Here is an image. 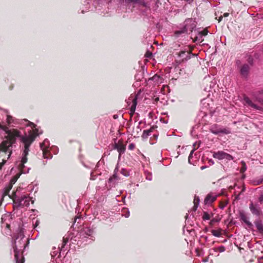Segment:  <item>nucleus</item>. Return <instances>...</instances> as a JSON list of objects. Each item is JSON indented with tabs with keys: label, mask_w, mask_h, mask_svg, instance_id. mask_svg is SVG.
<instances>
[{
	"label": "nucleus",
	"mask_w": 263,
	"mask_h": 263,
	"mask_svg": "<svg viewBox=\"0 0 263 263\" xmlns=\"http://www.w3.org/2000/svg\"><path fill=\"white\" fill-rule=\"evenodd\" d=\"M258 93L259 95H263V89L259 90L258 91Z\"/></svg>",
	"instance_id": "nucleus-44"
},
{
	"label": "nucleus",
	"mask_w": 263,
	"mask_h": 263,
	"mask_svg": "<svg viewBox=\"0 0 263 263\" xmlns=\"http://www.w3.org/2000/svg\"><path fill=\"white\" fill-rule=\"evenodd\" d=\"M239 217L240 220L245 223L248 227L251 228L252 227L253 225L252 223L249 221V218L244 212L241 211L239 212Z\"/></svg>",
	"instance_id": "nucleus-15"
},
{
	"label": "nucleus",
	"mask_w": 263,
	"mask_h": 263,
	"mask_svg": "<svg viewBox=\"0 0 263 263\" xmlns=\"http://www.w3.org/2000/svg\"><path fill=\"white\" fill-rule=\"evenodd\" d=\"M258 201L260 202V204L262 203L263 202V195H261L258 198Z\"/></svg>",
	"instance_id": "nucleus-41"
},
{
	"label": "nucleus",
	"mask_w": 263,
	"mask_h": 263,
	"mask_svg": "<svg viewBox=\"0 0 263 263\" xmlns=\"http://www.w3.org/2000/svg\"><path fill=\"white\" fill-rule=\"evenodd\" d=\"M12 185H12L9 183V184L4 187V194L5 195H8L9 191L11 190V189L12 187Z\"/></svg>",
	"instance_id": "nucleus-23"
},
{
	"label": "nucleus",
	"mask_w": 263,
	"mask_h": 263,
	"mask_svg": "<svg viewBox=\"0 0 263 263\" xmlns=\"http://www.w3.org/2000/svg\"><path fill=\"white\" fill-rule=\"evenodd\" d=\"M7 129H8V128L6 126L2 125L0 124V131L2 130V131L7 132Z\"/></svg>",
	"instance_id": "nucleus-36"
},
{
	"label": "nucleus",
	"mask_w": 263,
	"mask_h": 263,
	"mask_svg": "<svg viewBox=\"0 0 263 263\" xmlns=\"http://www.w3.org/2000/svg\"><path fill=\"white\" fill-rule=\"evenodd\" d=\"M30 200V197L27 195H23L21 196L15 195L14 202L19 206H28L29 205Z\"/></svg>",
	"instance_id": "nucleus-4"
},
{
	"label": "nucleus",
	"mask_w": 263,
	"mask_h": 263,
	"mask_svg": "<svg viewBox=\"0 0 263 263\" xmlns=\"http://www.w3.org/2000/svg\"><path fill=\"white\" fill-rule=\"evenodd\" d=\"M194 149L192 150L190 155H189V158H188V161H189V162L190 163V164H194V162L192 160V158H193V154L194 153Z\"/></svg>",
	"instance_id": "nucleus-32"
},
{
	"label": "nucleus",
	"mask_w": 263,
	"mask_h": 263,
	"mask_svg": "<svg viewBox=\"0 0 263 263\" xmlns=\"http://www.w3.org/2000/svg\"><path fill=\"white\" fill-rule=\"evenodd\" d=\"M249 209L252 214L257 217H259L262 214V212L260 205L257 203H253L252 202L249 204Z\"/></svg>",
	"instance_id": "nucleus-10"
},
{
	"label": "nucleus",
	"mask_w": 263,
	"mask_h": 263,
	"mask_svg": "<svg viewBox=\"0 0 263 263\" xmlns=\"http://www.w3.org/2000/svg\"><path fill=\"white\" fill-rule=\"evenodd\" d=\"M11 221V218L9 215L5 214L2 217L1 226L3 229H5L7 231L6 233H8L10 232Z\"/></svg>",
	"instance_id": "nucleus-7"
},
{
	"label": "nucleus",
	"mask_w": 263,
	"mask_h": 263,
	"mask_svg": "<svg viewBox=\"0 0 263 263\" xmlns=\"http://www.w3.org/2000/svg\"><path fill=\"white\" fill-rule=\"evenodd\" d=\"M122 215H124L125 217L127 218L129 216V212L127 211L125 214H122Z\"/></svg>",
	"instance_id": "nucleus-42"
},
{
	"label": "nucleus",
	"mask_w": 263,
	"mask_h": 263,
	"mask_svg": "<svg viewBox=\"0 0 263 263\" xmlns=\"http://www.w3.org/2000/svg\"><path fill=\"white\" fill-rule=\"evenodd\" d=\"M211 251L214 252H223L225 251V247L224 246H220L218 248L213 249Z\"/></svg>",
	"instance_id": "nucleus-26"
},
{
	"label": "nucleus",
	"mask_w": 263,
	"mask_h": 263,
	"mask_svg": "<svg viewBox=\"0 0 263 263\" xmlns=\"http://www.w3.org/2000/svg\"><path fill=\"white\" fill-rule=\"evenodd\" d=\"M114 117L115 119H116V116L115 115L114 116Z\"/></svg>",
	"instance_id": "nucleus-58"
},
{
	"label": "nucleus",
	"mask_w": 263,
	"mask_h": 263,
	"mask_svg": "<svg viewBox=\"0 0 263 263\" xmlns=\"http://www.w3.org/2000/svg\"><path fill=\"white\" fill-rule=\"evenodd\" d=\"M258 261L259 263H263V256L258 259Z\"/></svg>",
	"instance_id": "nucleus-43"
},
{
	"label": "nucleus",
	"mask_w": 263,
	"mask_h": 263,
	"mask_svg": "<svg viewBox=\"0 0 263 263\" xmlns=\"http://www.w3.org/2000/svg\"><path fill=\"white\" fill-rule=\"evenodd\" d=\"M15 119L11 116L8 115L7 117V122L8 124H16V122L15 121Z\"/></svg>",
	"instance_id": "nucleus-25"
},
{
	"label": "nucleus",
	"mask_w": 263,
	"mask_h": 263,
	"mask_svg": "<svg viewBox=\"0 0 263 263\" xmlns=\"http://www.w3.org/2000/svg\"><path fill=\"white\" fill-rule=\"evenodd\" d=\"M25 121L28 123V126L31 127L32 131L30 130L29 132V134L28 135L25 134V135H22L20 132L17 130L13 131V135L14 137L20 138L21 141L24 144V149L21 157V160H18L16 162L15 165L20 171V173L16 174L10 180L9 183L12 185L16 182L21 174H26L29 172L30 168L25 166V164L28 160L27 156L29 151V147L35 140V137L42 134V133H39V130L35 128L36 125L34 123L27 120Z\"/></svg>",
	"instance_id": "nucleus-1"
},
{
	"label": "nucleus",
	"mask_w": 263,
	"mask_h": 263,
	"mask_svg": "<svg viewBox=\"0 0 263 263\" xmlns=\"http://www.w3.org/2000/svg\"><path fill=\"white\" fill-rule=\"evenodd\" d=\"M117 171H118V170L116 168L114 171V174L110 177L108 180V184L110 187L115 186L116 183L119 180V177L117 175Z\"/></svg>",
	"instance_id": "nucleus-17"
},
{
	"label": "nucleus",
	"mask_w": 263,
	"mask_h": 263,
	"mask_svg": "<svg viewBox=\"0 0 263 263\" xmlns=\"http://www.w3.org/2000/svg\"><path fill=\"white\" fill-rule=\"evenodd\" d=\"M229 13H224V14H223V16H224V17H227V16H229Z\"/></svg>",
	"instance_id": "nucleus-46"
},
{
	"label": "nucleus",
	"mask_w": 263,
	"mask_h": 263,
	"mask_svg": "<svg viewBox=\"0 0 263 263\" xmlns=\"http://www.w3.org/2000/svg\"><path fill=\"white\" fill-rule=\"evenodd\" d=\"M149 55H151V53H149V54H148V55L147 54V55H146V57H149Z\"/></svg>",
	"instance_id": "nucleus-56"
},
{
	"label": "nucleus",
	"mask_w": 263,
	"mask_h": 263,
	"mask_svg": "<svg viewBox=\"0 0 263 263\" xmlns=\"http://www.w3.org/2000/svg\"><path fill=\"white\" fill-rule=\"evenodd\" d=\"M128 3H132L134 6L137 5L139 7H143L146 10H151V3L149 0H126Z\"/></svg>",
	"instance_id": "nucleus-6"
},
{
	"label": "nucleus",
	"mask_w": 263,
	"mask_h": 263,
	"mask_svg": "<svg viewBox=\"0 0 263 263\" xmlns=\"http://www.w3.org/2000/svg\"><path fill=\"white\" fill-rule=\"evenodd\" d=\"M127 103L128 104V105H130V110L131 112L134 113L137 104V97L135 95H131L127 100Z\"/></svg>",
	"instance_id": "nucleus-11"
},
{
	"label": "nucleus",
	"mask_w": 263,
	"mask_h": 263,
	"mask_svg": "<svg viewBox=\"0 0 263 263\" xmlns=\"http://www.w3.org/2000/svg\"><path fill=\"white\" fill-rule=\"evenodd\" d=\"M222 19V16H220L219 17V19H218V22H220V21H221Z\"/></svg>",
	"instance_id": "nucleus-47"
},
{
	"label": "nucleus",
	"mask_w": 263,
	"mask_h": 263,
	"mask_svg": "<svg viewBox=\"0 0 263 263\" xmlns=\"http://www.w3.org/2000/svg\"><path fill=\"white\" fill-rule=\"evenodd\" d=\"M225 152L223 151H218L217 152H215L213 156L214 158L218 159L219 160L224 159V158Z\"/></svg>",
	"instance_id": "nucleus-19"
},
{
	"label": "nucleus",
	"mask_w": 263,
	"mask_h": 263,
	"mask_svg": "<svg viewBox=\"0 0 263 263\" xmlns=\"http://www.w3.org/2000/svg\"><path fill=\"white\" fill-rule=\"evenodd\" d=\"M233 159H234V157L232 156H231V155L225 152L224 159H226L228 161H230V160H233Z\"/></svg>",
	"instance_id": "nucleus-33"
},
{
	"label": "nucleus",
	"mask_w": 263,
	"mask_h": 263,
	"mask_svg": "<svg viewBox=\"0 0 263 263\" xmlns=\"http://www.w3.org/2000/svg\"><path fill=\"white\" fill-rule=\"evenodd\" d=\"M15 238L13 245L14 258L15 263H24V257L22 255V250L27 246V241L22 230L19 229L14 236Z\"/></svg>",
	"instance_id": "nucleus-2"
},
{
	"label": "nucleus",
	"mask_w": 263,
	"mask_h": 263,
	"mask_svg": "<svg viewBox=\"0 0 263 263\" xmlns=\"http://www.w3.org/2000/svg\"><path fill=\"white\" fill-rule=\"evenodd\" d=\"M224 206H225L224 205H222V204L220 205V208L221 209H224Z\"/></svg>",
	"instance_id": "nucleus-48"
},
{
	"label": "nucleus",
	"mask_w": 263,
	"mask_h": 263,
	"mask_svg": "<svg viewBox=\"0 0 263 263\" xmlns=\"http://www.w3.org/2000/svg\"><path fill=\"white\" fill-rule=\"evenodd\" d=\"M81 13H84V10H82Z\"/></svg>",
	"instance_id": "nucleus-57"
},
{
	"label": "nucleus",
	"mask_w": 263,
	"mask_h": 263,
	"mask_svg": "<svg viewBox=\"0 0 263 263\" xmlns=\"http://www.w3.org/2000/svg\"><path fill=\"white\" fill-rule=\"evenodd\" d=\"M241 167L240 168V172L243 173L247 170V167L246 164L244 161H242L241 162Z\"/></svg>",
	"instance_id": "nucleus-29"
},
{
	"label": "nucleus",
	"mask_w": 263,
	"mask_h": 263,
	"mask_svg": "<svg viewBox=\"0 0 263 263\" xmlns=\"http://www.w3.org/2000/svg\"><path fill=\"white\" fill-rule=\"evenodd\" d=\"M90 179H92V180L95 179L94 176L92 175V173H91V178H90Z\"/></svg>",
	"instance_id": "nucleus-49"
},
{
	"label": "nucleus",
	"mask_w": 263,
	"mask_h": 263,
	"mask_svg": "<svg viewBox=\"0 0 263 263\" xmlns=\"http://www.w3.org/2000/svg\"><path fill=\"white\" fill-rule=\"evenodd\" d=\"M218 196V195L215 193H210L208 194L204 200L205 204L212 203L217 199Z\"/></svg>",
	"instance_id": "nucleus-14"
},
{
	"label": "nucleus",
	"mask_w": 263,
	"mask_h": 263,
	"mask_svg": "<svg viewBox=\"0 0 263 263\" xmlns=\"http://www.w3.org/2000/svg\"><path fill=\"white\" fill-rule=\"evenodd\" d=\"M94 231L90 227H84L80 232V237L82 239L88 238L93 240Z\"/></svg>",
	"instance_id": "nucleus-5"
},
{
	"label": "nucleus",
	"mask_w": 263,
	"mask_h": 263,
	"mask_svg": "<svg viewBox=\"0 0 263 263\" xmlns=\"http://www.w3.org/2000/svg\"><path fill=\"white\" fill-rule=\"evenodd\" d=\"M49 145L50 143L48 139H45L43 142L40 144V147L43 151V154L44 158L50 159L52 158V155L48 150Z\"/></svg>",
	"instance_id": "nucleus-8"
},
{
	"label": "nucleus",
	"mask_w": 263,
	"mask_h": 263,
	"mask_svg": "<svg viewBox=\"0 0 263 263\" xmlns=\"http://www.w3.org/2000/svg\"><path fill=\"white\" fill-rule=\"evenodd\" d=\"M254 183L256 185H259L260 184H263V175L261 176L260 178H257L255 181Z\"/></svg>",
	"instance_id": "nucleus-31"
},
{
	"label": "nucleus",
	"mask_w": 263,
	"mask_h": 263,
	"mask_svg": "<svg viewBox=\"0 0 263 263\" xmlns=\"http://www.w3.org/2000/svg\"><path fill=\"white\" fill-rule=\"evenodd\" d=\"M114 148L117 149L119 153V158H120L121 154H123L125 151V147L122 143H115Z\"/></svg>",
	"instance_id": "nucleus-18"
},
{
	"label": "nucleus",
	"mask_w": 263,
	"mask_h": 263,
	"mask_svg": "<svg viewBox=\"0 0 263 263\" xmlns=\"http://www.w3.org/2000/svg\"><path fill=\"white\" fill-rule=\"evenodd\" d=\"M12 151V143L11 141L5 140L4 141L0 144V153H3L5 154H8L7 159H9Z\"/></svg>",
	"instance_id": "nucleus-3"
},
{
	"label": "nucleus",
	"mask_w": 263,
	"mask_h": 263,
	"mask_svg": "<svg viewBox=\"0 0 263 263\" xmlns=\"http://www.w3.org/2000/svg\"><path fill=\"white\" fill-rule=\"evenodd\" d=\"M205 167H206V166H201V170H203V169H204V168H205Z\"/></svg>",
	"instance_id": "nucleus-53"
},
{
	"label": "nucleus",
	"mask_w": 263,
	"mask_h": 263,
	"mask_svg": "<svg viewBox=\"0 0 263 263\" xmlns=\"http://www.w3.org/2000/svg\"><path fill=\"white\" fill-rule=\"evenodd\" d=\"M135 147V145L134 143H130L128 145V149L130 150H133Z\"/></svg>",
	"instance_id": "nucleus-37"
},
{
	"label": "nucleus",
	"mask_w": 263,
	"mask_h": 263,
	"mask_svg": "<svg viewBox=\"0 0 263 263\" xmlns=\"http://www.w3.org/2000/svg\"><path fill=\"white\" fill-rule=\"evenodd\" d=\"M149 55H151V53H149V54H148V55L147 54V55H146V57H149Z\"/></svg>",
	"instance_id": "nucleus-55"
},
{
	"label": "nucleus",
	"mask_w": 263,
	"mask_h": 263,
	"mask_svg": "<svg viewBox=\"0 0 263 263\" xmlns=\"http://www.w3.org/2000/svg\"><path fill=\"white\" fill-rule=\"evenodd\" d=\"M258 101L261 103H262L263 104V100H259Z\"/></svg>",
	"instance_id": "nucleus-52"
},
{
	"label": "nucleus",
	"mask_w": 263,
	"mask_h": 263,
	"mask_svg": "<svg viewBox=\"0 0 263 263\" xmlns=\"http://www.w3.org/2000/svg\"><path fill=\"white\" fill-rule=\"evenodd\" d=\"M59 253V251H53L51 253V255L52 257H54L58 253Z\"/></svg>",
	"instance_id": "nucleus-39"
},
{
	"label": "nucleus",
	"mask_w": 263,
	"mask_h": 263,
	"mask_svg": "<svg viewBox=\"0 0 263 263\" xmlns=\"http://www.w3.org/2000/svg\"><path fill=\"white\" fill-rule=\"evenodd\" d=\"M160 79V76L157 75V74H155L154 76H153V77L152 78V79L153 80L155 81H157V82H159V80Z\"/></svg>",
	"instance_id": "nucleus-35"
},
{
	"label": "nucleus",
	"mask_w": 263,
	"mask_h": 263,
	"mask_svg": "<svg viewBox=\"0 0 263 263\" xmlns=\"http://www.w3.org/2000/svg\"><path fill=\"white\" fill-rule=\"evenodd\" d=\"M212 234L216 237H220L221 235V232L220 230L212 231Z\"/></svg>",
	"instance_id": "nucleus-27"
},
{
	"label": "nucleus",
	"mask_w": 263,
	"mask_h": 263,
	"mask_svg": "<svg viewBox=\"0 0 263 263\" xmlns=\"http://www.w3.org/2000/svg\"><path fill=\"white\" fill-rule=\"evenodd\" d=\"M149 55H151V53H149V54H148V55L147 54V55H146V57H149Z\"/></svg>",
	"instance_id": "nucleus-54"
},
{
	"label": "nucleus",
	"mask_w": 263,
	"mask_h": 263,
	"mask_svg": "<svg viewBox=\"0 0 263 263\" xmlns=\"http://www.w3.org/2000/svg\"><path fill=\"white\" fill-rule=\"evenodd\" d=\"M124 171L125 170L124 169H122L121 173L123 174V175L126 176V174L123 173V171Z\"/></svg>",
	"instance_id": "nucleus-50"
},
{
	"label": "nucleus",
	"mask_w": 263,
	"mask_h": 263,
	"mask_svg": "<svg viewBox=\"0 0 263 263\" xmlns=\"http://www.w3.org/2000/svg\"><path fill=\"white\" fill-rule=\"evenodd\" d=\"M248 63H249L251 65H253V59L251 57H250L248 58Z\"/></svg>",
	"instance_id": "nucleus-38"
},
{
	"label": "nucleus",
	"mask_w": 263,
	"mask_h": 263,
	"mask_svg": "<svg viewBox=\"0 0 263 263\" xmlns=\"http://www.w3.org/2000/svg\"><path fill=\"white\" fill-rule=\"evenodd\" d=\"M249 71H250V66L247 64H243L240 67V74L242 77H243L245 78H247Z\"/></svg>",
	"instance_id": "nucleus-16"
},
{
	"label": "nucleus",
	"mask_w": 263,
	"mask_h": 263,
	"mask_svg": "<svg viewBox=\"0 0 263 263\" xmlns=\"http://www.w3.org/2000/svg\"><path fill=\"white\" fill-rule=\"evenodd\" d=\"M145 176L146 177V179L148 180H152V174L151 172H149L148 171H145Z\"/></svg>",
	"instance_id": "nucleus-30"
},
{
	"label": "nucleus",
	"mask_w": 263,
	"mask_h": 263,
	"mask_svg": "<svg viewBox=\"0 0 263 263\" xmlns=\"http://www.w3.org/2000/svg\"><path fill=\"white\" fill-rule=\"evenodd\" d=\"M178 57L179 63L186 61L191 58V53L188 51H181L179 52Z\"/></svg>",
	"instance_id": "nucleus-13"
},
{
	"label": "nucleus",
	"mask_w": 263,
	"mask_h": 263,
	"mask_svg": "<svg viewBox=\"0 0 263 263\" xmlns=\"http://www.w3.org/2000/svg\"><path fill=\"white\" fill-rule=\"evenodd\" d=\"M254 223L259 232L261 234H263V224L261 221L260 220H257Z\"/></svg>",
	"instance_id": "nucleus-20"
},
{
	"label": "nucleus",
	"mask_w": 263,
	"mask_h": 263,
	"mask_svg": "<svg viewBox=\"0 0 263 263\" xmlns=\"http://www.w3.org/2000/svg\"><path fill=\"white\" fill-rule=\"evenodd\" d=\"M153 128H151L147 130H144L143 132L142 138L144 139L147 138L149 136L151 135V133L153 132Z\"/></svg>",
	"instance_id": "nucleus-22"
},
{
	"label": "nucleus",
	"mask_w": 263,
	"mask_h": 263,
	"mask_svg": "<svg viewBox=\"0 0 263 263\" xmlns=\"http://www.w3.org/2000/svg\"><path fill=\"white\" fill-rule=\"evenodd\" d=\"M208 260H209V258L208 257H206V258L203 259L202 260V261L204 262H205L208 261Z\"/></svg>",
	"instance_id": "nucleus-45"
},
{
	"label": "nucleus",
	"mask_w": 263,
	"mask_h": 263,
	"mask_svg": "<svg viewBox=\"0 0 263 263\" xmlns=\"http://www.w3.org/2000/svg\"><path fill=\"white\" fill-rule=\"evenodd\" d=\"M202 218L204 220H209L211 218V216L208 213L204 212Z\"/></svg>",
	"instance_id": "nucleus-34"
},
{
	"label": "nucleus",
	"mask_w": 263,
	"mask_h": 263,
	"mask_svg": "<svg viewBox=\"0 0 263 263\" xmlns=\"http://www.w3.org/2000/svg\"><path fill=\"white\" fill-rule=\"evenodd\" d=\"M79 219H80V218L79 217H77L76 219H75V220H74V223L76 222L77 220Z\"/></svg>",
	"instance_id": "nucleus-51"
},
{
	"label": "nucleus",
	"mask_w": 263,
	"mask_h": 263,
	"mask_svg": "<svg viewBox=\"0 0 263 263\" xmlns=\"http://www.w3.org/2000/svg\"><path fill=\"white\" fill-rule=\"evenodd\" d=\"M211 132L215 135H219L220 134L228 135L231 133V130L228 128H221L218 127L217 125L212 126L210 128Z\"/></svg>",
	"instance_id": "nucleus-9"
},
{
	"label": "nucleus",
	"mask_w": 263,
	"mask_h": 263,
	"mask_svg": "<svg viewBox=\"0 0 263 263\" xmlns=\"http://www.w3.org/2000/svg\"><path fill=\"white\" fill-rule=\"evenodd\" d=\"M243 104L245 105L253 108L256 110H260L262 109L261 107L254 104L249 97L246 96L243 98Z\"/></svg>",
	"instance_id": "nucleus-12"
},
{
	"label": "nucleus",
	"mask_w": 263,
	"mask_h": 263,
	"mask_svg": "<svg viewBox=\"0 0 263 263\" xmlns=\"http://www.w3.org/2000/svg\"><path fill=\"white\" fill-rule=\"evenodd\" d=\"M6 162V160H5L4 159H3V161L0 163V170L2 169V167L5 164Z\"/></svg>",
	"instance_id": "nucleus-40"
},
{
	"label": "nucleus",
	"mask_w": 263,
	"mask_h": 263,
	"mask_svg": "<svg viewBox=\"0 0 263 263\" xmlns=\"http://www.w3.org/2000/svg\"><path fill=\"white\" fill-rule=\"evenodd\" d=\"M208 30L206 29H204L202 31L199 32L198 35L200 37H202V36H204L208 34Z\"/></svg>",
	"instance_id": "nucleus-28"
},
{
	"label": "nucleus",
	"mask_w": 263,
	"mask_h": 263,
	"mask_svg": "<svg viewBox=\"0 0 263 263\" xmlns=\"http://www.w3.org/2000/svg\"><path fill=\"white\" fill-rule=\"evenodd\" d=\"M68 240H69V239L68 237H63L62 246H61V248H60V247L59 248V249H60V252L65 251L66 250V249H65V246L68 242ZM60 254H61V252H59V256L60 255Z\"/></svg>",
	"instance_id": "nucleus-21"
},
{
	"label": "nucleus",
	"mask_w": 263,
	"mask_h": 263,
	"mask_svg": "<svg viewBox=\"0 0 263 263\" xmlns=\"http://www.w3.org/2000/svg\"><path fill=\"white\" fill-rule=\"evenodd\" d=\"M199 202H200L199 198L195 196L194 200V205L193 206V210L194 211H195L197 210V209L198 206Z\"/></svg>",
	"instance_id": "nucleus-24"
}]
</instances>
